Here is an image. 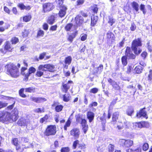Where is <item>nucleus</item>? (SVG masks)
<instances>
[{"mask_svg":"<svg viewBox=\"0 0 152 152\" xmlns=\"http://www.w3.org/2000/svg\"><path fill=\"white\" fill-rule=\"evenodd\" d=\"M5 68L7 69V72L12 77L16 78L19 76L18 69L13 64H9L6 65Z\"/></svg>","mask_w":152,"mask_h":152,"instance_id":"nucleus-2","label":"nucleus"},{"mask_svg":"<svg viewBox=\"0 0 152 152\" xmlns=\"http://www.w3.org/2000/svg\"><path fill=\"white\" fill-rule=\"evenodd\" d=\"M31 18V15L30 14H28L23 17V20L24 21L27 22L30 21Z\"/></svg>","mask_w":152,"mask_h":152,"instance_id":"nucleus-26","label":"nucleus"},{"mask_svg":"<svg viewBox=\"0 0 152 152\" xmlns=\"http://www.w3.org/2000/svg\"><path fill=\"white\" fill-rule=\"evenodd\" d=\"M92 10L94 13H96L98 11V8L96 5H94L92 7Z\"/></svg>","mask_w":152,"mask_h":152,"instance_id":"nucleus-64","label":"nucleus"},{"mask_svg":"<svg viewBox=\"0 0 152 152\" xmlns=\"http://www.w3.org/2000/svg\"><path fill=\"white\" fill-rule=\"evenodd\" d=\"M72 60V58L70 56H69L66 58L65 60V62L66 64L68 65L71 62Z\"/></svg>","mask_w":152,"mask_h":152,"instance_id":"nucleus-31","label":"nucleus"},{"mask_svg":"<svg viewBox=\"0 0 152 152\" xmlns=\"http://www.w3.org/2000/svg\"><path fill=\"white\" fill-rule=\"evenodd\" d=\"M43 7L45 12L50 11L53 8V5L50 3H45Z\"/></svg>","mask_w":152,"mask_h":152,"instance_id":"nucleus-7","label":"nucleus"},{"mask_svg":"<svg viewBox=\"0 0 152 152\" xmlns=\"http://www.w3.org/2000/svg\"><path fill=\"white\" fill-rule=\"evenodd\" d=\"M39 68L41 69L43 68L45 70V71H48L50 72H53L55 71L54 66L52 64H50L41 65V66Z\"/></svg>","mask_w":152,"mask_h":152,"instance_id":"nucleus-6","label":"nucleus"},{"mask_svg":"<svg viewBox=\"0 0 152 152\" xmlns=\"http://www.w3.org/2000/svg\"><path fill=\"white\" fill-rule=\"evenodd\" d=\"M44 34V32L42 30H39L37 33L38 36H43Z\"/></svg>","mask_w":152,"mask_h":152,"instance_id":"nucleus-61","label":"nucleus"},{"mask_svg":"<svg viewBox=\"0 0 152 152\" xmlns=\"http://www.w3.org/2000/svg\"><path fill=\"white\" fill-rule=\"evenodd\" d=\"M87 35L86 34H82L80 36V39L82 41L85 40L87 37Z\"/></svg>","mask_w":152,"mask_h":152,"instance_id":"nucleus-47","label":"nucleus"},{"mask_svg":"<svg viewBox=\"0 0 152 152\" xmlns=\"http://www.w3.org/2000/svg\"><path fill=\"white\" fill-rule=\"evenodd\" d=\"M21 143H22V144L23 145L24 143H26L28 142V139L25 137H23L21 138Z\"/></svg>","mask_w":152,"mask_h":152,"instance_id":"nucleus-42","label":"nucleus"},{"mask_svg":"<svg viewBox=\"0 0 152 152\" xmlns=\"http://www.w3.org/2000/svg\"><path fill=\"white\" fill-rule=\"evenodd\" d=\"M113 86L116 90H119L120 89V87L117 84V83L115 82L113 83L112 85Z\"/></svg>","mask_w":152,"mask_h":152,"instance_id":"nucleus-51","label":"nucleus"},{"mask_svg":"<svg viewBox=\"0 0 152 152\" xmlns=\"http://www.w3.org/2000/svg\"><path fill=\"white\" fill-rule=\"evenodd\" d=\"M41 65H40L38 67V69L36 72V75L38 77H41L43 75V72L42 71H45V69L42 68L41 69L40 68Z\"/></svg>","mask_w":152,"mask_h":152,"instance_id":"nucleus-15","label":"nucleus"},{"mask_svg":"<svg viewBox=\"0 0 152 152\" xmlns=\"http://www.w3.org/2000/svg\"><path fill=\"white\" fill-rule=\"evenodd\" d=\"M145 109V108H143V118H145L146 119H147L148 118V116L147 115V113L144 110Z\"/></svg>","mask_w":152,"mask_h":152,"instance_id":"nucleus-57","label":"nucleus"},{"mask_svg":"<svg viewBox=\"0 0 152 152\" xmlns=\"http://www.w3.org/2000/svg\"><path fill=\"white\" fill-rule=\"evenodd\" d=\"M133 143V141L130 140H126L125 145L124 146L126 147H129L132 146Z\"/></svg>","mask_w":152,"mask_h":152,"instance_id":"nucleus-24","label":"nucleus"},{"mask_svg":"<svg viewBox=\"0 0 152 152\" xmlns=\"http://www.w3.org/2000/svg\"><path fill=\"white\" fill-rule=\"evenodd\" d=\"M7 105V103L0 101V109L5 107Z\"/></svg>","mask_w":152,"mask_h":152,"instance_id":"nucleus-49","label":"nucleus"},{"mask_svg":"<svg viewBox=\"0 0 152 152\" xmlns=\"http://www.w3.org/2000/svg\"><path fill=\"white\" fill-rule=\"evenodd\" d=\"M141 42L140 39L138 38L133 41L132 42V48L135 54H139L141 52L142 50L138 48V47L142 46Z\"/></svg>","mask_w":152,"mask_h":152,"instance_id":"nucleus-4","label":"nucleus"},{"mask_svg":"<svg viewBox=\"0 0 152 152\" xmlns=\"http://www.w3.org/2000/svg\"><path fill=\"white\" fill-rule=\"evenodd\" d=\"M131 150V152H141V149L139 147L134 146L132 149H129Z\"/></svg>","mask_w":152,"mask_h":152,"instance_id":"nucleus-29","label":"nucleus"},{"mask_svg":"<svg viewBox=\"0 0 152 152\" xmlns=\"http://www.w3.org/2000/svg\"><path fill=\"white\" fill-rule=\"evenodd\" d=\"M12 143L16 147L19 145V144L20 143V142L18 141L17 138H15L13 139Z\"/></svg>","mask_w":152,"mask_h":152,"instance_id":"nucleus-32","label":"nucleus"},{"mask_svg":"<svg viewBox=\"0 0 152 152\" xmlns=\"http://www.w3.org/2000/svg\"><path fill=\"white\" fill-rule=\"evenodd\" d=\"M98 17L96 16H94L91 18V25L94 26L96 24L98 20Z\"/></svg>","mask_w":152,"mask_h":152,"instance_id":"nucleus-20","label":"nucleus"},{"mask_svg":"<svg viewBox=\"0 0 152 152\" xmlns=\"http://www.w3.org/2000/svg\"><path fill=\"white\" fill-rule=\"evenodd\" d=\"M126 56L128 57L129 58L134 59L135 56L131 51V49L129 47H127L125 51Z\"/></svg>","mask_w":152,"mask_h":152,"instance_id":"nucleus-10","label":"nucleus"},{"mask_svg":"<svg viewBox=\"0 0 152 152\" xmlns=\"http://www.w3.org/2000/svg\"><path fill=\"white\" fill-rule=\"evenodd\" d=\"M25 145H24L23 144H22V147L20 146L19 145L18 146H16V150L17 151V152H22L24 148H28L29 147V146H24Z\"/></svg>","mask_w":152,"mask_h":152,"instance_id":"nucleus-21","label":"nucleus"},{"mask_svg":"<svg viewBox=\"0 0 152 152\" xmlns=\"http://www.w3.org/2000/svg\"><path fill=\"white\" fill-rule=\"evenodd\" d=\"M126 140L124 139H120L119 140V142L120 144L123 145L125 146Z\"/></svg>","mask_w":152,"mask_h":152,"instance_id":"nucleus-60","label":"nucleus"},{"mask_svg":"<svg viewBox=\"0 0 152 152\" xmlns=\"http://www.w3.org/2000/svg\"><path fill=\"white\" fill-rule=\"evenodd\" d=\"M147 48L148 49L149 51L150 52H151L152 51V46L150 44V41H148L147 43Z\"/></svg>","mask_w":152,"mask_h":152,"instance_id":"nucleus-50","label":"nucleus"},{"mask_svg":"<svg viewBox=\"0 0 152 152\" xmlns=\"http://www.w3.org/2000/svg\"><path fill=\"white\" fill-rule=\"evenodd\" d=\"M108 150L109 152H113L114 150V146L111 144H109L108 146Z\"/></svg>","mask_w":152,"mask_h":152,"instance_id":"nucleus-45","label":"nucleus"},{"mask_svg":"<svg viewBox=\"0 0 152 152\" xmlns=\"http://www.w3.org/2000/svg\"><path fill=\"white\" fill-rule=\"evenodd\" d=\"M103 69V66L102 65H100L97 68V71H96L97 72H102Z\"/></svg>","mask_w":152,"mask_h":152,"instance_id":"nucleus-62","label":"nucleus"},{"mask_svg":"<svg viewBox=\"0 0 152 152\" xmlns=\"http://www.w3.org/2000/svg\"><path fill=\"white\" fill-rule=\"evenodd\" d=\"M107 41L109 42H111L114 40L115 39L114 34L110 31H108L107 34Z\"/></svg>","mask_w":152,"mask_h":152,"instance_id":"nucleus-13","label":"nucleus"},{"mask_svg":"<svg viewBox=\"0 0 152 152\" xmlns=\"http://www.w3.org/2000/svg\"><path fill=\"white\" fill-rule=\"evenodd\" d=\"M37 103L42 102L46 101V99L44 98H37Z\"/></svg>","mask_w":152,"mask_h":152,"instance_id":"nucleus-52","label":"nucleus"},{"mask_svg":"<svg viewBox=\"0 0 152 152\" xmlns=\"http://www.w3.org/2000/svg\"><path fill=\"white\" fill-rule=\"evenodd\" d=\"M73 25L72 23H69L67 24L65 27V29L67 31H69L72 28Z\"/></svg>","mask_w":152,"mask_h":152,"instance_id":"nucleus-41","label":"nucleus"},{"mask_svg":"<svg viewBox=\"0 0 152 152\" xmlns=\"http://www.w3.org/2000/svg\"><path fill=\"white\" fill-rule=\"evenodd\" d=\"M134 110L133 108L131 107L128 109L126 111L127 114L129 115H131L132 113L134 112Z\"/></svg>","mask_w":152,"mask_h":152,"instance_id":"nucleus-38","label":"nucleus"},{"mask_svg":"<svg viewBox=\"0 0 152 152\" xmlns=\"http://www.w3.org/2000/svg\"><path fill=\"white\" fill-rule=\"evenodd\" d=\"M70 124L71 122L69 119L66 122L65 125L64 127V129L65 130H66L67 127L69 126L70 125Z\"/></svg>","mask_w":152,"mask_h":152,"instance_id":"nucleus-44","label":"nucleus"},{"mask_svg":"<svg viewBox=\"0 0 152 152\" xmlns=\"http://www.w3.org/2000/svg\"><path fill=\"white\" fill-rule=\"evenodd\" d=\"M73 82L72 81L70 80L68 81L67 84L62 83L63 88H62V91L66 93L69 88L70 84H72Z\"/></svg>","mask_w":152,"mask_h":152,"instance_id":"nucleus-11","label":"nucleus"},{"mask_svg":"<svg viewBox=\"0 0 152 152\" xmlns=\"http://www.w3.org/2000/svg\"><path fill=\"white\" fill-rule=\"evenodd\" d=\"M54 21L55 17L54 16L52 15L49 18L47 22L49 24H52L54 23Z\"/></svg>","mask_w":152,"mask_h":152,"instance_id":"nucleus-30","label":"nucleus"},{"mask_svg":"<svg viewBox=\"0 0 152 152\" xmlns=\"http://www.w3.org/2000/svg\"><path fill=\"white\" fill-rule=\"evenodd\" d=\"M115 21V19L113 17H109L108 20V23L111 26H112Z\"/></svg>","mask_w":152,"mask_h":152,"instance_id":"nucleus-25","label":"nucleus"},{"mask_svg":"<svg viewBox=\"0 0 152 152\" xmlns=\"http://www.w3.org/2000/svg\"><path fill=\"white\" fill-rule=\"evenodd\" d=\"M132 6L133 8L136 11H137L138 10L139 6L138 4L135 2H133L132 3Z\"/></svg>","mask_w":152,"mask_h":152,"instance_id":"nucleus-36","label":"nucleus"},{"mask_svg":"<svg viewBox=\"0 0 152 152\" xmlns=\"http://www.w3.org/2000/svg\"><path fill=\"white\" fill-rule=\"evenodd\" d=\"M142 70V67L140 66H138L135 67L134 70V73H140L141 72Z\"/></svg>","mask_w":152,"mask_h":152,"instance_id":"nucleus-28","label":"nucleus"},{"mask_svg":"<svg viewBox=\"0 0 152 152\" xmlns=\"http://www.w3.org/2000/svg\"><path fill=\"white\" fill-rule=\"evenodd\" d=\"M87 117L89 120L90 122H91L94 119V113L91 111H88L87 113Z\"/></svg>","mask_w":152,"mask_h":152,"instance_id":"nucleus-17","label":"nucleus"},{"mask_svg":"<svg viewBox=\"0 0 152 152\" xmlns=\"http://www.w3.org/2000/svg\"><path fill=\"white\" fill-rule=\"evenodd\" d=\"M29 33V32L28 30H24L22 32V36L23 37H27Z\"/></svg>","mask_w":152,"mask_h":152,"instance_id":"nucleus-46","label":"nucleus"},{"mask_svg":"<svg viewBox=\"0 0 152 152\" xmlns=\"http://www.w3.org/2000/svg\"><path fill=\"white\" fill-rule=\"evenodd\" d=\"M119 113L118 112H115L113 114L112 120L114 122H116L118 118Z\"/></svg>","mask_w":152,"mask_h":152,"instance_id":"nucleus-27","label":"nucleus"},{"mask_svg":"<svg viewBox=\"0 0 152 152\" xmlns=\"http://www.w3.org/2000/svg\"><path fill=\"white\" fill-rule=\"evenodd\" d=\"M67 9V8L65 6H63L62 7L59 13V15L60 17H62L65 15Z\"/></svg>","mask_w":152,"mask_h":152,"instance_id":"nucleus-14","label":"nucleus"},{"mask_svg":"<svg viewBox=\"0 0 152 152\" xmlns=\"http://www.w3.org/2000/svg\"><path fill=\"white\" fill-rule=\"evenodd\" d=\"M79 141L78 140H76L74 142L73 146L74 149H75L76 148V146L77 145H79V148L80 149H83L85 148V145L83 144H79Z\"/></svg>","mask_w":152,"mask_h":152,"instance_id":"nucleus-16","label":"nucleus"},{"mask_svg":"<svg viewBox=\"0 0 152 152\" xmlns=\"http://www.w3.org/2000/svg\"><path fill=\"white\" fill-rule=\"evenodd\" d=\"M18 111L17 108H14L10 113L6 111H0V119L4 121L10 123L16 121L18 117Z\"/></svg>","mask_w":152,"mask_h":152,"instance_id":"nucleus-1","label":"nucleus"},{"mask_svg":"<svg viewBox=\"0 0 152 152\" xmlns=\"http://www.w3.org/2000/svg\"><path fill=\"white\" fill-rule=\"evenodd\" d=\"M77 34L78 31H77L72 34L69 35L68 38V40L71 42L73 41V39L75 37Z\"/></svg>","mask_w":152,"mask_h":152,"instance_id":"nucleus-22","label":"nucleus"},{"mask_svg":"<svg viewBox=\"0 0 152 152\" xmlns=\"http://www.w3.org/2000/svg\"><path fill=\"white\" fill-rule=\"evenodd\" d=\"M70 98V95L65 94L64 95L63 100L65 102H68Z\"/></svg>","mask_w":152,"mask_h":152,"instance_id":"nucleus-35","label":"nucleus"},{"mask_svg":"<svg viewBox=\"0 0 152 152\" xmlns=\"http://www.w3.org/2000/svg\"><path fill=\"white\" fill-rule=\"evenodd\" d=\"M36 71V69L33 67H30L28 70V72L26 74H25L24 80L26 81H27L28 80V77L30 76V75L33 73H34Z\"/></svg>","mask_w":152,"mask_h":152,"instance_id":"nucleus-9","label":"nucleus"},{"mask_svg":"<svg viewBox=\"0 0 152 152\" xmlns=\"http://www.w3.org/2000/svg\"><path fill=\"white\" fill-rule=\"evenodd\" d=\"M17 123L19 125L26 126V127L32 130L35 127L31 124L29 119L27 117L21 118L18 121Z\"/></svg>","mask_w":152,"mask_h":152,"instance_id":"nucleus-3","label":"nucleus"},{"mask_svg":"<svg viewBox=\"0 0 152 152\" xmlns=\"http://www.w3.org/2000/svg\"><path fill=\"white\" fill-rule=\"evenodd\" d=\"M149 73L148 76V79L150 81L152 80V70H150L149 72Z\"/></svg>","mask_w":152,"mask_h":152,"instance_id":"nucleus-58","label":"nucleus"},{"mask_svg":"<svg viewBox=\"0 0 152 152\" xmlns=\"http://www.w3.org/2000/svg\"><path fill=\"white\" fill-rule=\"evenodd\" d=\"M24 90L23 89H20L19 91V94L21 96L23 97H25L26 95L23 93Z\"/></svg>","mask_w":152,"mask_h":152,"instance_id":"nucleus-56","label":"nucleus"},{"mask_svg":"<svg viewBox=\"0 0 152 152\" xmlns=\"http://www.w3.org/2000/svg\"><path fill=\"white\" fill-rule=\"evenodd\" d=\"M121 61L122 64L123 65L125 66L127 64V57L126 56H124L122 57Z\"/></svg>","mask_w":152,"mask_h":152,"instance_id":"nucleus-39","label":"nucleus"},{"mask_svg":"<svg viewBox=\"0 0 152 152\" xmlns=\"http://www.w3.org/2000/svg\"><path fill=\"white\" fill-rule=\"evenodd\" d=\"M19 41L18 39L16 37H13L12 38L11 42L12 44H15Z\"/></svg>","mask_w":152,"mask_h":152,"instance_id":"nucleus-40","label":"nucleus"},{"mask_svg":"<svg viewBox=\"0 0 152 152\" xmlns=\"http://www.w3.org/2000/svg\"><path fill=\"white\" fill-rule=\"evenodd\" d=\"M34 111L37 113H42L44 112V108L43 107L37 108L34 109Z\"/></svg>","mask_w":152,"mask_h":152,"instance_id":"nucleus-37","label":"nucleus"},{"mask_svg":"<svg viewBox=\"0 0 152 152\" xmlns=\"http://www.w3.org/2000/svg\"><path fill=\"white\" fill-rule=\"evenodd\" d=\"M75 21L76 24L80 26L83 22V17L81 16L77 15L75 17Z\"/></svg>","mask_w":152,"mask_h":152,"instance_id":"nucleus-12","label":"nucleus"},{"mask_svg":"<svg viewBox=\"0 0 152 152\" xmlns=\"http://www.w3.org/2000/svg\"><path fill=\"white\" fill-rule=\"evenodd\" d=\"M142 116V109H141L140 110L137 111L136 117L138 118H141Z\"/></svg>","mask_w":152,"mask_h":152,"instance_id":"nucleus-33","label":"nucleus"},{"mask_svg":"<svg viewBox=\"0 0 152 152\" xmlns=\"http://www.w3.org/2000/svg\"><path fill=\"white\" fill-rule=\"evenodd\" d=\"M150 126L149 123L148 122L143 121V127L148 128Z\"/></svg>","mask_w":152,"mask_h":152,"instance_id":"nucleus-54","label":"nucleus"},{"mask_svg":"<svg viewBox=\"0 0 152 152\" xmlns=\"http://www.w3.org/2000/svg\"><path fill=\"white\" fill-rule=\"evenodd\" d=\"M70 134L73 136L75 139L78 138L80 134V131L79 129L75 128L72 129L70 132Z\"/></svg>","mask_w":152,"mask_h":152,"instance_id":"nucleus-8","label":"nucleus"},{"mask_svg":"<svg viewBox=\"0 0 152 152\" xmlns=\"http://www.w3.org/2000/svg\"><path fill=\"white\" fill-rule=\"evenodd\" d=\"M81 122L82 127L87 125L86 124V120L83 119V120H82V121Z\"/></svg>","mask_w":152,"mask_h":152,"instance_id":"nucleus-63","label":"nucleus"},{"mask_svg":"<svg viewBox=\"0 0 152 152\" xmlns=\"http://www.w3.org/2000/svg\"><path fill=\"white\" fill-rule=\"evenodd\" d=\"M76 117L77 121L78 123L81 122L82 121V120L83 119L80 117V115L79 114L76 115Z\"/></svg>","mask_w":152,"mask_h":152,"instance_id":"nucleus-59","label":"nucleus"},{"mask_svg":"<svg viewBox=\"0 0 152 152\" xmlns=\"http://www.w3.org/2000/svg\"><path fill=\"white\" fill-rule=\"evenodd\" d=\"M48 118V116L46 115L43 118L40 119V122L41 123H43L45 122H46Z\"/></svg>","mask_w":152,"mask_h":152,"instance_id":"nucleus-43","label":"nucleus"},{"mask_svg":"<svg viewBox=\"0 0 152 152\" xmlns=\"http://www.w3.org/2000/svg\"><path fill=\"white\" fill-rule=\"evenodd\" d=\"M4 45V47L8 51L10 52L12 51V49L11 46V44L9 42L7 41Z\"/></svg>","mask_w":152,"mask_h":152,"instance_id":"nucleus-19","label":"nucleus"},{"mask_svg":"<svg viewBox=\"0 0 152 152\" xmlns=\"http://www.w3.org/2000/svg\"><path fill=\"white\" fill-rule=\"evenodd\" d=\"M53 107H55V110L57 112H59L61 111L63 108V106L61 105H57L56 103H54L52 105Z\"/></svg>","mask_w":152,"mask_h":152,"instance_id":"nucleus-18","label":"nucleus"},{"mask_svg":"<svg viewBox=\"0 0 152 152\" xmlns=\"http://www.w3.org/2000/svg\"><path fill=\"white\" fill-rule=\"evenodd\" d=\"M35 88L32 87H31L25 89V91L29 93H33L35 92Z\"/></svg>","mask_w":152,"mask_h":152,"instance_id":"nucleus-34","label":"nucleus"},{"mask_svg":"<svg viewBox=\"0 0 152 152\" xmlns=\"http://www.w3.org/2000/svg\"><path fill=\"white\" fill-rule=\"evenodd\" d=\"M98 89L97 88H94L91 89L90 90V92L93 94H95L97 92Z\"/></svg>","mask_w":152,"mask_h":152,"instance_id":"nucleus-53","label":"nucleus"},{"mask_svg":"<svg viewBox=\"0 0 152 152\" xmlns=\"http://www.w3.org/2000/svg\"><path fill=\"white\" fill-rule=\"evenodd\" d=\"M149 145L147 143H145L143 144V150L146 151L148 149Z\"/></svg>","mask_w":152,"mask_h":152,"instance_id":"nucleus-48","label":"nucleus"},{"mask_svg":"<svg viewBox=\"0 0 152 152\" xmlns=\"http://www.w3.org/2000/svg\"><path fill=\"white\" fill-rule=\"evenodd\" d=\"M56 132V128L55 125L48 126L45 130V134L46 136L54 135Z\"/></svg>","mask_w":152,"mask_h":152,"instance_id":"nucleus-5","label":"nucleus"},{"mask_svg":"<svg viewBox=\"0 0 152 152\" xmlns=\"http://www.w3.org/2000/svg\"><path fill=\"white\" fill-rule=\"evenodd\" d=\"M133 128L135 129H137L138 128H141L142 127V124L141 122L133 123Z\"/></svg>","mask_w":152,"mask_h":152,"instance_id":"nucleus-23","label":"nucleus"},{"mask_svg":"<svg viewBox=\"0 0 152 152\" xmlns=\"http://www.w3.org/2000/svg\"><path fill=\"white\" fill-rule=\"evenodd\" d=\"M69 149L68 147L62 148L61 150V152H69Z\"/></svg>","mask_w":152,"mask_h":152,"instance_id":"nucleus-55","label":"nucleus"}]
</instances>
